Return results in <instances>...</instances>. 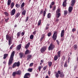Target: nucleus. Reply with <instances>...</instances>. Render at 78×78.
I'll return each instance as SVG.
<instances>
[{"label": "nucleus", "instance_id": "17", "mask_svg": "<svg viewBox=\"0 0 78 78\" xmlns=\"http://www.w3.org/2000/svg\"><path fill=\"white\" fill-rule=\"evenodd\" d=\"M55 5V2H52L50 5V8H52V5L53 6V5Z\"/></svg>", "mask_w": 78, "mask_h": 78}, {"label": "nucleus", "instance_id": "29", "mask_svg": "<svg viewBox=\"0 0 78 78\" xmlns=\"http://www.w3.org/2000/svg\"><path fill=\"white\" fill-rule=\"evenodd\" d=\"M61 51H59L57 52V53L58 54V57L59 58V57H60V56H61Z\"/></svg>", "mask_w": 78, "mask_h": 78}, {"label": "nucleus", "instance_id": "61", "mask_svg": "<svg viewBox=\"0 0 78 78\" xmlns=\"http://www.w3.org/2000/svg\"><path fill=\"white\" fill-rule=\"evenodd\" d=\"M37 31L35 30L34 32H33V34H34V35L36 34V32Z\"/></svg>", "mask_w": 78, "mask_h": 78}, {"label": "nucleus", "instance_id": "15", "mask_svg": "<svg viewBox=\"0 0 78 78\" xmlns=\"http://www.w3.org/2000/svg\"><path fill=\"white\" fill-rule=\"evenodd\" d=\"M14 5H15V4L14 3V2H12L10 4L11 9H12V8H13V7H14Z\"/></svg>", "mask_w": 78, "mask_h": 78}, {"label": "nucleus", "instance_id": "25", "mask_svg": "<svg viewBox=\"0 0 78 78\" xmlns=\"http://www.w3.org/2000/svg\"><path fill=\"white\" fill-rule=\"evenodd\" d=\"M11 0H8L7 2V5L8 6H9V5L11 4Z\"/></svg>", "mask_w": 78, "mask_h": 78}, {"label": "nucleus", "instance_id": "2", "mask_svg": "<svg viewBox=\"0 0 78 78\" xmlns=\"http://www.w3.org/2000/svg\"><path fill=\"white\" fill-rule=\"evenodd\" d=\"M54 48H55V45L52 43H51L48 49L49 51L50 50H53L54 49Z\"/></svg>", "mask_w": 78, "mask_h": 78}, {"label": "nucleus", "instance_id": "18", "mask_svg": "<svg viewBox=\"0 0 78 78\" xmlns=\"http://www.w3.org/2000/svg\"><path fill=\"white\" fill-rule=\"evenodd\" d=\"M51 17V14L50 13H48L47 15V18L48 19H50Z\"/></svg>", "mask_w": 78, "mask_h": 78}, {"label": "nucleus", "instance_id": "32", "mask_svg": "<svg viewBox=\"0 0 78 78\" xmlns=\"http://www.w3.org/2000/svg\"><path fill=\"white\" fill-rule=\"evenodd\" d=\"M23 53L21 52L20 53V58H22L23 57Z\"/></svg>", "mask_w": 78, "mask_h": 78}, {"label": "nucleus", "instance_id": "26", "mask_svg": "<svg viewBox=\"0 0 78 78\" xmlns=\"http://www.w3.org/2000/svg\"><path fill=\"white\" fill-rule=\"evenodd\" d=\"M67 62H65L64 65V67H67V66H68V65H67Z\"/></svg>", "mask_w": 78, "mask_h": 78}, {"label": "nucleus", "instance_id": "54", "mask_svg": "<svg viewBox=\"0 0 78 78\" xmlns=\"http://www.w3.org/2000/svg\"><path fill=\"white\" fill-rule=\"evenodd\" d=\"M21 34L22 36H24V35L25 34V32H22L21 33Z\"/></svg>", "mask_w": 78, "mask_h": 78}, {"label": "nucleus", "instance_id": "7", "mask_svg": "<svg viewBox=\"0 0 78 78\" xmlns=\"http://www.w3.org/2000/svg\"><path fill=\"white\" fill-rule=\"evenodd\" d=\"M16 13V9H14L12 10V11L10 12V15L11 16H14L15 13Z\"/></svg>", "mask_w": 78, "mask_h": 78}, {"label": "nucleus", "instance_id": "47", "mask_svg": "<svg viewBox=\"0 0 78 78\" xmlns=\"http://www.w3.org/2000/svg\"><path fill=\"white\" fill-rule=\"evenodd\" d=\"M9 35L8 34H7L6 35V39L7 40H8L9 39Z\"/></svg>", "mask_w": 78, "mask_h": 78}, {"label": "nucleus", "instance_id": "37", "mask_svg": "<svg viewBox=\"0 0 78 78\" xmlns=\"http://www.w3.org/2000/svg\"><path fill=\"white\" fill-rule=\"evenodd\" d=\"M20 34H21V32H18L17 34V37H19V36H20Z\"/></svg>", "mask_w": 78, "mask_h": 78}, {"label": "nucleus", "instance_id": "59", "mask_svg": "<svg viewBox=\"0 0 78 78\" xmlns=\"http://www.w3.org/2000/svg\"><path fill=\"white\" fill-rule=\"evenodd\" d=\"M56 41L58 45H59V41H58V40H56Z\"/></svg>", "mask_w": 78, "mask_h": 78}, {"label": "nucleus", "instance_id": "41", "mask_svg": "<svg viewBox=\"0 0 78 78\" xmlns=\"http://www.w3.org/2000/svg\"><path fill=\"white\" fill-rule=\"evenodd\" d=\"M16 6L17 8H19L20 7V5L18 4H16Z\"/></svg>", "mask_w": 78, "mask_h": 78}, {"label": "nucleus", "instance_id": "48", "mask_svg": "<svg viewBox=\"0 0 78 78\" xmlns=\"http://www.w3.org/2000/svg\"><path fill=\"white\" fill-rule=\"evenodd\" d=\"M51 32L49 33L48 34V36L49 37H50V36H51Z\"/></svg>", "mask_w": 78, "mask_h": 78}, {"label": "nucleus", "instance_id": "13", "mask_svg": "<svg viewBox=\"0 0 78 78\" xmlns=\"http://www.w3.org/2000/svg\"><path fill=\"white\" fill-rule=\"evenodd\" d=\"M73 9V7H72V6L69 7V9H68L69 13H70V12H71L72 11Z\"/></svg>", "mask_w": 78, "mask_h": 78}, {"label": "nucleus", "instance_id": "45", "mask_svg": "<svg viewBox=\"0 0 78 78\" xmlns=\"http://www.w3.org/2000/svg\"><path fill=\"white\" fill-rule=\"evenodd\" d=\"M45 14H46V11H45V10H44L43 12V16H44V17H45Z\"/></svg>", "mask_w": 78, "mask_h": 78}, {"label": "nucleus", "instance_id": "58", "mask_svg": "<svg viewBox=\"0 0 78 78\" xmlns=\"http://www.w3.org/2000/svg\"><path fill=\"white\" fill-rule=\"evenodd\" d=\"M57 73H58V74H59V75H60L61 73V71L60 70H58Z\"/></svg>", "mask_w": 78, "mask_h": 78}, {"label": "nucleus", "instance_id": "51", "mask_svg": "<svg viewBox=\"0 0 78 78\" xmlns=\"http://www.w3.org/2000/svg\"><path fill=\"white\" fill-rule=\"evenodd\" d=\"M76 30V29L75 28H74L72 29V31L73 32H74V31H75Z\"/></svg>", "mask_w": 78, "mask_h": 78}, {"label": "nucleus", "instance_id": "9", "mask_svg": "<svg viewBox=\"0 0 78 78\" xmlns=\"http://www.w3.org/2000/svg\"><path fill=\"white\" fill-rule=\"evenodd\" d=\"M20 13L18 12L16 14L15 16V19H16L17 18H18V17H19V16H20Z\"/></svg>", "mask_w": 78, "mask_h": 78}, {"label": "nucleus", "instance_id": "36", "mask_svg": "<svg viewBox=\"0 0 78 78\" xmlns=\"http://www.w3.org/2000/svg\"><path fill=\"white\" fill-rule=\"evenodd\" d=\"M25 5V3L23 2L22 3L21 5V8H22L23 7H24V5Z\"/></svg>", "mask_w": 78, "mask_h": 78}, {"label": "nucleus", "instance_id": "4", "mask_svg": "<svg viewBox=\"0 0 78 78\" xmlns=\"http://www.w3.org/2000/svg\"><path fill=\"white\" fill-rule=\"evenodd\" d=\"M20 66V62H15L12 66V68H14L15 67H19Z\"/></svg>", "mask_w": 78, "mask_h": 78}, {"label": "nucleus", "instance_id": "63", "mask_svg": "<svg viewBox=\"0 0 78 78\" xmlns=\"http://www.w3.org/2000/svg\"><path fill=\"white\" fill-rule=\"evenodd\" d=\"M48 73L49 75H50L51 74V71H49L48 72Z\"/></svg>", "mask_w": 78, "mask_h": 78}, {"label": "nucleus", "instance_id": "22", "mask_svg": "<svg viewBox=\"0 0 78 78\" xmlns=\"http://www.w3.org/2000/svg\"><path fill=\"white\" fill-rule=\"evenodd\" d=\"M49 25H50V24H47L45 28V30H47L48 29H49V28H50L49 27Z\"/></svg>", "mask_w": 78, "mask_h": 78}, {"label": "nucleus", "instance_id": "40", "mask_svg": "<svg viewBox=\"0 0 78 78\" xmlns=\"http://www.w3.org/2000/svg\"><path fill=\"white\" fill-rule=\"evenodd\" d=\"M34 38V35H31L30 36V39H33Z\"/></svg>", "mask_w": 78, "mask_h": 78}, {"label": "nucleus", "instance_id": "34", "mask_svg": "<svg viewBox=\"0 0 78 78\" xmlns=\"http://www.w3.org/2000/svg\"><path fill=\"white\" fill-rule=\"evenodd\" d=\"M16 75H17V74L16 73V72H13L12 74V76H16Z\"/></svg>", "mask_w": 78, "mask_h": 78}, {"label": "nucleus", "instance_id": "57", "mask_svg": "<svg viewBox=\"0 0 78 78\" xmlns=\"http://www.w3.org/2000/svg\"><path fill=\"white\" fill-rule=\"evenodd\" d=\"M9 19V18L7 17V19H5V21L6 22H8V21Z\"/></svg>", "mask_w": 78, "mask_h": 78}, {"label": "nucleus", "instance_id": "43", "mask_svg": "<svg viewBox=\"0 0 78 78\" xmlns=\"http://www.w3.org/2000/svg\"><path fill=\"white\" fill-rule=\"evenodd\" d=\"M32 70L33 69H32L29 68L28 69V72H31Z\"/></svg>", "mask_w": 78, "mask_h": 78}, {"label": "nucleus", "instance_id": "12", "mask_svg": "<svg viewBox=\"0 0 78 78\" xmlns=\"http://www.w3.org/2000/svg\"><path fill=\"white\" fill-rule=\"evenodd\" d=\"M62 5L63 7H66L67 6V1H64Z\"/></svg>", "mask_w": 78, "mask_h": 78}, {"label": "nucleus", "instance_id": "16", "mask_svg": "<svg viewBox=\"0 0 78 78\" xmlns=\"http://www.w3.org/2000/svg\"><path fill=\"white\" fill-rule=\"evenodd\" d=\"M30 43L29 42L28 44L25 46V48L26 49H27L28 48L30 47Z\"/></svg>", "mask_w": 78, "mask_h": 78}, {"label": "nucleus", "instance_id": "42", "mask_svg": "<svg viewBox=\"0 0 78 78\" xmlns=\"http://www.w3.org/2000/svg\"><path fill=\"white\" fill-rule=\"evenodd\" d=\"M74 50H76V49L77 48V45H75L74 46Z\"/></svg>", "mask_w": 78, "mask_h": 78}, {"label": "nucleus", "instance_id": "14", "mask_svg": "<svg viewBox=\"0 0 78 78\" xmlns=\"http://www.w3.org/2000/svg\"><path fill=\"white\" fill-rule=\"evenodd\" d=\"M16 75H20L22 73V72L20 70H19L16 72Z\"/></svg>", "mask_w": 78, "mask_h": 78}, {"label": "nucleus", "instance_id": "8", "mask_svg": "<svg viewBox=\"0 0 78 78\" xmlns=\"http://www.w3.org/2000/svg\"><path fill=\"white\" fill-rule=\"evenodd\" d=\"M76 2V0H72L71 2V5L72 6H74L75 3Z\"/></svg>", "mask_w": 78, "mask_h": 78}, {"label": "nucleus", "instance_id": "53", "mask_svg": "<svg viewBox=\"0 0 78 78\" xmlns=\"http://www.w3.org/2000/svg\"><path fill=\"white\" fill-rule=\"evenodd\" d=\"M14 47V46L13 45H12L11 47L10 48V50H12V48Z\"/></svg>", "mask_w": 78, "mask_h": 78}, {"label": "nucleus", "instance_id": "27", "mask_svg": "<svg viewBox=\"0 0 78 78\" xmlns=\"http://www.w3.org/2000/svg\"><path fill=\"white\" fill-rule=\"evenodd\" d=\"M48 65L49 67H51L52 65V62H48Z\"/></svg>", "mask_w": 78, "mask_h": 78}, {"label": "nucleus", "instance_id": "20", "mask_svg": "<svg viewBox=\"0 0 78 78\" xmlns=\"http://www.w3.org/2000/svg\"><path fill=\"white\" fill-rule=\"evenodd\" d=\"M58 59V55H55L54 57V61H56Z\"/></svg>", "mask_w": 78, "mask_h": 78}, {"label": "nucleus", "instance_id": "56", "mask_svg": "<svg viewBox=\"0 0 78 78\" xmlns=\"http://www.w3.org/2000/svg\"><path fill=\"white\" fill-rule=\"evenodd\" d=\"M45 34H43L41 35V38L44 39V37H45Z\"/></svg>", "mask_w": 78, "mask_h": 78}, {"label": "nucleus", "instance_id": "30", "mask_svg": "<svg viewBox=\"0 0 78 78\" xmlns=\"http://www.w3.org/2000/svg\"><path fill=\"white\" fill-rule=\"evenodd\" d=\"M42 68H43V66L42 65H41V66H40L38 67V69L39 70V72H40V71H41V69H42Z\"/></svg>", "mask_w": 78, "mask_h": 78}, {"label": "nucleus", "instance_id": "31", "mask_svg": "<svg viewBox=\"0 0 78 78\" xmlns=\"http://www.w3.org/2000/svg\"><path fill=\"white\" fill-rule=\"evenodd\" d=\"M64 16H67V13H68V12H67V11L65 10V11H64Z\"/></svg>", "mask_w": 78, "mask_h": 78}, {"label": "nucleus", "instance_id": "55", "mask_svg": "<svg viewBox=\"0 0 78 78\" xmlns=\"http://www.w3.org/2000/svg\"><path fill=\"white\" fill-rule=\"evenodd\" d=\"M45 34H43L41 35V38L44 39V37H45Z\"/></svg>", "mask_w": 78, "mask_h": 78}, {"label": "nucleus", "instance_id": "23", "mask_svg": "<svg viewBox=\"0 0 78 78\" xmlns=\"http://www.w3.org/2000/svg\"><path fill=\"white\" fill-rule=\"evenodd\" d=\"M8 56V54H5L4 55L3 59H6L7 58Z\"/></svg>", "mask_w": 78, "mask_h": 78}, {"label": "nucleus", "instance_id": "33", "mask_svg": "<svg viewBox=\"0 0 78 78\" xmlns=\"http://www.w3.org/2000/svg\"><path fill=\"white\" fill-rule=\"evenodd\" d=\"M57 15V18H59L60 16H61V13H56Z\"/></svg>", "mask_w": 78, "mask_h": 78}, {"label": "nucleus", "instance_id": "52", "mask_svg": "<svg viewBox=\"0 0 78 78\" xmlns=\"http://www.w3.org/2000/svg\"><path fill=\"white\" fill-rule=\"evenodd\" d=\"M4 14L6 16H8V13L6 12H5Z\"/></svg>", "mask_w": 78, "mask_h": 78}, {"label": "nucleus", "instance_id": "3", "mask_svg": "<svg viewBox=\"0 0 78 78\" xmlns=\"http://www.w3.org/2000/svg\"><path fill=\"white\" fill-rule=\"evenodd\" d=\"M57 35H58V32L56 31L55 32L52 36V38L54 41H56V40L57 38Z\"/></svg>", "mask_w": 78, "mask_h": 78}, {"label": "nucleus", "instance_id": "11", "mask_svg": "<svg viewBox=\"0 0 78 78\" xmlns=\"http://www.w3.org/2000/svg\"><path fill=\"white\" fill-rule=\"evenodd\" d=\"M27 61H28L30 59H31V58H32V55H28L27 56Z\"/></svg>", "mask_w": 78, "mask_h": 78}, {"label": "nucleus", "instance_id": "10", "mask_svg": "<svg viewBox=\"0 0 78 78\" xmlns=\"http://www.w3.org/2000/svg\"><path fill=\"white\" fill-rule=\"evenodd\" d=\"M65 31L64 30H62L61 32V37H63L64 36L65 34Z\"/></svg>", "mask_w": 78, "mask_h": 78}, {"label": "nucleus", "instance_id": "64", "mask_svg": "<svg viewBox=\"0 0 78 78\" xmlns=\"http://www.w3.org/2000/svg\"><path fill=\"white\" fill-rule=\"evenodd\" d=\"M55 9H56V6H54L53 9V11H55Z\"/></svg>", "mask_w": 78, "mask_h": 78}, {"label": "nucleus", "instance_id": "35", "mask_svg": "<svg viewBox=\"0 0 78 78\" xmlns=\"http://www.w3.org/2000/svg\"><path fill=\"white\" fill-rule=\"evenodd\" d=\"M41 20H40L38 22V26H40L41 24Z\"/></svg>", "mask_w": 78, "mask_h": 78}, {"label": "nucleus", "instance_id": "38", "mask_svg": "<svg viewBox=\"0 0 78 78\" xmlns=\"http://www.w3.org/2000/svg\"><path fill=\"white\" fill-rule=\"evenodd\" d=\"M55 76L56 78H58L59 77V74H58V73H56L55 74Z\"/></svg>", "mask_w": 78, "mask_h": 78}, {"label": "nucleus", "instance_id": "24", "mask_svg": "<svg viewBox=\"0 0 78 78\" xmlns=\"http://www.w3.org/2000/svg\"><path fill=\"white\" fill-rule=\"evenodd\" d=\"M26 14V10L23 11L22 12V14L23 16H25Z\"/></svg>", "mask_w": 78, "mask_h": 78}, {"label": "nucleus", "instance_id": "50", "mask_svg": "<svg viewBox=\"0 0 78 78\" xmlns=\"http://www.w3.org/2000/svg\"><path fill=\"white\" fill-rule=\"evenodd\" d=\"M11 40H9V45H11Z\"/></svg>", "mask_w": 78, "mask_h": 78}, {"label": "nucleus", "instance_id": "46", "mask_svg": "<svg viewBox=\"0 0 78 78\" xmlns=\"http://www.w3.org/2000/svg\"><path fill=\"white\" fill-rule=\"evenodd\" d=\"M47 66H45L43 68V70H45L46 69H47Z\"/></svg>", "mask_w": 78, "mask_h": 78}, {"label": "nucleus", "instance_id": "44", "mask_svg": "<svg viewBox=\"0 0 78 78\" xmlns=\"http://www.w3.org/2000/svg\"><path fill=\"white\" fill-rule=\"evenodd\" d=\"M59 12H60V9H58L57 10L56 13H59Z\"/></svg>", "mask_w": 78, "mask_h": 78}, {"label": "nucleus", "instance_id": "28", "mask_svg": "<svg viewBox=\"0 0 78 78\" xmlns=\"http://www.w3.org/2000/svg\"><path fill=\"white\" fill-rule=\"evenodd\" d=\"M21 44H19L17 46L18 50H20V48H21Z\"/></svg>", "mask_w": 78, "mask_h": 78}, {"label": "nucleus", "instance_id": "39", "mask_svg": "<svg viewBox=\"0 0 78 78\" xmlns=\"http://www.w3.org/2000/svg\"><path fill=\"white\" fill-rule=\"evenodd\" d=\"M43 12H44V9H41V10L40 11V15H41V14H42Z\"/></svg>", "mask_w": 78, "mask_h": 78}, {"label": "nucleus", "instance_id": "5", "mask_svg": "<svg viewBox=\"0 0 78 78\" xmlns=\"http://www.w3.org/2000/svg\"><path fill=\"white\" fill-rule=\"evenodd\" d=\"M46 50H47V48H46V47L45 46H44L41 49V53H43L45 52V51Z\"/></svg>", "mask_w": 78, "mask_h": 78}, {"label": "nucleus", "instance_id": "1", "mask_svg": "<svg viewBox=\"0 0 78 78\" xmlns=\"http://www.w3.org/2000/svg\"><path fill=\"white\" fill-rule=\"evenodd\" d=\"M15 53V52L14 51H13L11 53L9 61L8 64L9 66H11V64H12V61L14 60V56Z\"/></svg>", "mask_w": 78, "mask_h": 78}, {"label": "nucleus", "instance_id": "60", "mask_svg": "<svg viewBox=\"0 0 78 78\" xmlns=\"http://www.w3.org/2000/svg\"><path fill=\"white\" fill-rule=\"evenodd\" d=\"M59 20L58 18H57L56 20H55V21L56 22H58Z\"/></svg>", "mask_w": 78, "mask_h": 78}, {"label": "nucleus", "instance_id": "49", "mask_svg": "<svg viewBox=\"0 0 78 78\" xmlns=\"http://www.w3.org/2000/svg\"><path fill=\"white\" fill-rule=\"evenodd\" d=\"M33 66V63H31L29 65V67H32Z\"/></svg>", "mask_w": 78, "mask_h": 78}, {"label": "nucleus", "instance_id": "62", "mask_svg": "<svg viewBox=\"0 0 78 78\" xmlns=\"http://www.w3.org/2000/svg\"><path fill=\"white\" fill-rule=\"evenodd\" d=\"M28 16H27L26 17V22H27L28 21Z\"/></svg>", "mask_w": 78, "mask_h": 78}, {"label": "nucleus", "instance_id": "21", "mask_svg": "<svg viewBox=\"0 0 78 78\" xmlns=\"http://www.w3.org/2000/svg\"><path fill=\"white\" fill-rule=\"evenodd\" d=\"M29 53H30V50L28 49L26 50L25 53V55H27V54H29Z\"/></svg>", "mask_w": 78, "mask_h": 78}, {"label": "nucleus", "instance_id": "6", "mask_svg": "<svg viewBox=\"0 0 78 78\" xmlns=\"http://www.w3.org/2000/svg\"><path fill=\"white\" fill-rule=\"evenodd\" d=\"M30 77V74L29 73H26L24 76V78H29Z\"/></svg>", "mask_w": 78, "mask_h": 78}, {"label": "nucleus", "instance_id": "19", "mask_svg": "<svg viewBox=\"0 0 78 78\" xmlns=\"http://www.w3.org/2000/svg\"><path fill=\"white\" fill-rule=\"evenodd\" d=\"M60 76L61 78H63V77H64V74L63 72L61 73L60 75Z\"/></svg>", "mask_w": 78, "mask_h": 78}]
</instances>
